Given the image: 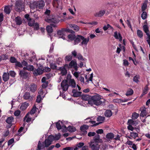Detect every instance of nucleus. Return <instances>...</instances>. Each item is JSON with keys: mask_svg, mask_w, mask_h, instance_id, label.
Masks as SVG:
<instances>
[{"mask_svg": "<svg viewBox=\"0 0 150 150\" xmlns=\"http://www.w3.org/2000/svg\"><path fill=\"white\" fill-rule=\"evenodd\" d=\"M4 12L7 14H9L11 12L10 8L9 6H6L4 8Z\"/></svg>", "mask_w": 150, "mask_h": 150, "instance_id": "473e14b6", "label": "nucleus"}, {"mask_svg": "<svg viewBox=\"0 0 150 150\" xmlns=\"http://www.w3.org/2000/svg\"><path fill=\"white\" fill-rule=\"evenodd\" d=\"M143 30L147 35L149 34V28L146 24L144 25L143 26Z\"/></svg>", "mask_w": 150, "mask_h": 150, "instance_id": "bb28decb", "label": "nucleus"}, {"mask_svg": "<svg viewBox=\"0 0 150 150\" xmlns=\"http://www.w3.org/2000/svg\"><path fill=\"white\" fill-rule=\"evenodd\" d=\"M63 28V30H64L65 32H65L70 33L72 34H74L75 33V32L73 30H70L68 28Z\"/></svg>", "mask_w": 150, "mask_h": 150, "instance_id": "e433bc0d", "label": "nucleus"}, {"mask_svg": "<svg viewBox=\"0 0 150 150\" xmlns=\"http://www.w3.org/2000/svg\"><path fill=\"white\" fill-rule=\"evenodd\" d=\"M36 107L35 105H34L32 109H31L29 112L30 114L31 115H33L34 114L36 111Z\"/></svg>", "mask_w": 150, "mask_h": 150, "instance_id": "37998d69", "label": "nucleus"}, {"mask_svg": "<svg viewBox=\"0 0 150 150\" xmlns=\"http://www.w3.org/2000/svg\"><path fill=\"white\" fill-rule=\"evenodd\" d=\"M105 10H100L99 12L96 13L94 16L96 17H100L103 16L105 13Z\"/></svg>", "mask_w": 150, "mask_h": 150, "instance_id": "6ab92c4d", "label": "nucleus"}, {"mask_svg": "<svg viewBox=\"0 0 150 150\" xmlns=\"http://www.w3.org/2000/svg\"><path fill=\"white\" fill-rule=\"evenodd\" d=\"M42 99L41 95H39L37 96L36 101L38 103H40Z\"/></svg>", "mask_w": 150, "mask_h": 150, "instance_id": "4d7b16f0", "label": "nucleus"}, {"mask_svg": "<svg viewBox=\"0 0 150 150\" xmlns=\"http://www.w3.org/2000/svg\"><path fill=\"white\" fill-rule=\"evenodd\" d=\"M100 140L101 141L102 139H100V136L98 134L95 135L93 139V141H94L93 142L97 143L99 142Z\"/></svg>", "mask_w": 150, "mask_h": 150, "instance_id": "412c9836", "label": "nucleus"}, {"mask_svg": "<svg viewBox=\"0 0 150 150\" xmlns=\"http://www.w3.org/2000/svg\"><path fill=\"white\" fill-rule=\"evenodd\" d=\"M130 136L134 139L138 137V135L137 133L135 132H130Z\"/></svg>", "mask_w": 150, "mask_h": 150, "instance_id": "c03bdc74", "label": "nucleus"}, {"mask_svg": "<svg viewBox=\"0 0 150 150\" xmlns=\"http://www.w3.org/2000/svg\"><path fill=\"white\" fill-rule=\"evenodd\" d=\"M101 100H104V99L101 98L100 95L98 94V95L93 96H92L91 100L89 101V104L91 105L94 104L97 106L100 105L103 103Z\"/></svg>", "mask_w": 150, "mask_h": 150, "instance_id": "7ed1b4c3", "label": "nucleus"}, {"mask_svg": "<svg viewBox=\"0 0 150 150\" xmlns=\"http://www.w3.org/2000/svg\"><path fill=\"white\" fill-rule=\"evenodd\" d=\"M10 62L12 63H15V66H22L21 63L18 61L14 57L11 56L10 58Z\"/></svg>", "mask_w": 150, "mask_h": 150, "instance_id": "9b49d317", "label": "nucleus"}, {"mask_svg": "<svg viewBox=\"0 0 150 150\" xmlns=\"http://www.w3.org/2000/svg\"><path fill=\"white\" fill-rule=\"evenodd\" d=\"M90 148L91 150H99L100 145L97 143L91 142L89 143Z\"/></svg>", "mask_w": 150, "mask_h": 150, "instance_id": "1a4fd4ad", "label": "nucleus"}, {"mask_svg": "<svg viewBox=\"0 0 150 150\" xmlns=\"http://www.w3.org/2000/svg\"><path fill=\"white\" fill-rule=\"evenodd\" d=\"M54 140V136L51 135L48 137L47 139H45V141L42 143L40 141H39L35 150H41L44 149L45 147H48L52 144Z\"/></svg>", "mask_w": 150, "mask_h": 150, "instance_id": "f257e3e1", "label": "nucleus"}, {"mask_svg": "<svg viewBox=\"0 0 150 150\" xmlns=\"http://www.w3.org/2000/svg\"><path fill=\"white\" fill-rule=\"evenodd\" d=\"M9 75L13 77H14L16 75V73L14 71H10L9 72Z\"/></svg>", "mask_w": 150, "mask_h": 150, "instance_id": "6e6d98bb", "label": "nucleus"}, {"mask_svg": "<svg viewBox=\"0 0 150 150\" xmlns=\"http://www.w3.org/2000/svg\"><path fill=\"white\" fill-rule=\"evenodd\" d=\"M76 128L73 126H69L68 127V131L71 132H73L76 130Z\"/></svg>", "mask_w": 150, "mask_h": 150, "instance_id": "7c9ffc66", "label": "nucleus"}, {"mask_svg": "<svg viewBox=\"0 0 150 150\" xmlns=\"http://www.w3.org/2000/svg\"><path fill=\"white\" fill-rule=\"evenodd\" d=\"M81 23H85V24H90V25H96L98 23L97 22L95 21H93L91 22H87L86 23H84L82 22Z\"/></svg>", "mask_w": 150, "mask_h": 150, "instance_id": "8fccbe9b", "label": "nucleus"}, {"mask_svg": "<svg viewBox=\"0 0 150 150\" xmlns=\"http://www.w3.org/2000/svg\"><path fill=\"white\" fill-rule=\"evenodd\" d=\"M37 86L35 84L33 83L28 87V91H30L32 93H34L37 90Z\"/></svg>", "mask_w": 150, "mask_h": 150, "instance_id": "f8f14e48", "label": "nucleus"}, {"mask_svg": "<svg viewBox=\"0 0 150 150\" xmlns=\"http://www.w3.org/2000/svg\"><path fill=\"white\" fill-rule=\"evenodd\" d=\"M50 11L47 9L45 13V14L47 15L46 17L45 18V21L48 23H59V21L55 16L50 15Z\"/></svg>", "mask_w": 150, "mask_h": 150, "instance_id": "f03ea898", "label": "nucleus"}, {"mask_svg": "<svg viewBox=\"0 0 150 150\" xmlns=\"http://www.w3.org/2000/svg\"><path fill=\"white\" fill-rule=\"evenodd\" d=\"M44 1L42 0L38 1L36 4L33 5V8L35 9V8L38 11H40L41 9H42L45 6Z\"/></svg>", "mask_w": 150, "mask_h": 150, "instance_id": "0eeeda50", "label": "nucleus"}, {"mask_svg": "<svg viewBox=\"0 0 150 150\" xmlns=\"http://www.w3.org/2000/svg\"><path fill=\"white\" fill-rule=\"evenodd\" d=\"M81 99L85 101H88V103L89 104V101L91 99L92 96L88 95L83 94L81 96Z\"/></svg>", "mask_w": 150, "mask_h": 150, "instance_id": "4468645a", "label": "nucleus"}, {"mask_svg": "<svg viewBox=\"0 0 150 150\" xmlns=\"http://www.w3.org/2000/svg\"><path fill=\"white\" fill-rule=\"evenodd\" d=\"M68 81L67 80H64L62 81L61 84V88L63 91H65L68 89L69 86L68 84Z\"/></svg>", "mask_w": 150, "mask_h": 150, "instance_id": "9d476101", "label": "nucleus"}, {"mask_svg": "<svg viewBox=\"0 0 150 150\" xmlns=\"http://www.w3.org/2000/svg\"><path fill=\"white\" fill-rule=\"evenodd\" d=\"M14 121V117L12 116H10L7 117L6 120V122L8 124H11Z\"/></svg>", "mask_w": 150, "mask_h": 150, "instance_id": "393cba45", "label": "nucleus"}, {"mask_svg": "<svg viewBox=\"0 0 150 150\" xmlns=\"http://www.w3.org/2000/svg\"><path fill=\"white\" fill-rule=\"evenodd\" d=\"M9 56L7 54H3L1 56V60H6L8 59Z\"/></svg>", "mask_w": 150, "mask_h": 150, "instance_id": "ea45409f", "label": "nucleus"}, {"mask_svg": "<svg viewBox=\"0 0 150 150\" xmlns=\"http://www.w3.org/2000/svg\"><path fill=\"white\" fill-rule=\"evenodd\" d=\"M57 35L59 36V37L62 38H63L65 34V33L62 28L60 30H59L57 33Z\"/></svg>", "mask_w": 150, "mask_h": 150, "instance_id": "f3484780", "label": "nucleus"}, {"mask_svg": "<svg viewBox=\"0 0 150 150\" xmlns=\"http://www.w3.org/2000/svg\"><path fill=\"white\" fill-rule=\"evenodd\" d=\"M148 90V87H147V86H145L143 90L142 93L145 95L147 93Z\"/></svg>", "mask_w": 150, "mask_h": 150, "instance_id": "13d9d810", "label": "nucleus"}, {"mask_svg": "<svg viewBox=\"0 0 150 150\" xmlns=\"http://www.w3.org/2000/svg\"><path fill=\"white\" fill-rule=\"evenodd\" d=\"M146 108L144 107L142 110L140 114V116L142 117H144L146 116L147 115L146 112Z\"/></svg>", "mask_w": 150, "mask_h": 150, "instance_id": "cd10ccee", "label": "nucleus"}, {"mask_svg": "<svg viewBox=\"0 0 150 150\" xmlns=\"http://www.w3.org/2000/svg\"><path fill=\"white\" fill-rule=\"evenodd\" d=\"M67 66H62L59 67L58 70L61 71V74L62 76L66 75L67 74V70L65 68V67Z\"/></svg>", "mask_w": 150, "mask_h": 150, "instance_id": "ddd939ff", "label": "nucleus"}, {"mask_svg": "<svg viewBox=\"0 0 150 150\" xmlns=\"http://www.w3.org/2000/svg\"><path fill=\"white\" fill-rule=\"evenodd\" d=\"M23 70H20L19 71V75L21 78L24 79H26L28 78L29 73L25 71L23 69Z\"/></svg>", "mask_w": 150, "mask_h": 150, "instance_id": "6e6552de", "label": "nucleus"}, {"mask_svg": "<svg viewBox=\"0 0 150 150\" xmlns=\"http://www.w3.org/2000/svg\"><path fill=\"white\" fill-rule=\"evenodd\" d=\"M133 120H132V119L129 120L128 121V122L130 125L136 126V125L138 124V123L136 121Z\"/></svg>", "mask_w": 150, "mask_h": 150, "instance_id": "c9c22d12", "label": "nucleus"}, {"mask_svg": "<svg viewBox=\"0 0 150 150\" xmlns=\"http://www.w3.org/2000/svg\"><path fill=\"white\" fill-rule=\"evenodd\" d=\"M30 94L28 92H26L23 96V98L25 100H28L30 98Z\"/></svg>", "mask_w": 150, "mask_h": 150, "instance_id": "2f4dec72", "label": "nucleus"}, {"mask_svg": "<svg viewBox=\"0 0 150 150\" xmlns=\"http://www.w3.org/2000/svg\"><path fill=\"white\" fill-rule=\"evenodd\" d=\"M66 62H70L72 59V56L71 55H67L65 57Z\"/></svg>", "mask_w": 150, "mask_h": 150, "instance_id": "a19ab883", "label": "nucleus"}, {"mask_svg": "<svg viewBox=\"0 0 150 150\" xmlns=\"http://www.w3.org/2000/svg\"><path fill=\"white\" fill-rule=\"evenodd\" d=\"M60 137L61 136L60 134L59 135L56 134L54 136V140H58L60 139Z\"/></svg>", "mask_w": 150, "mask_h": 150, "instance_id": "e2e57ef3", "label": "nucleus"}, {"mask_svg": "<svg viewBox=\"0 0 150 150\" xmlns=\"http://www.w3.org/2000/svg\"><path fill=\"white\" fill-rule=\"evenodd\" d=\"M14 142L13 138H12L9 140L8 142V145L9 146L12 144Z\"/></svg>", "mask_w": 150, "mask_h": 150, "instance_id": "680f3d73", "label": "nucleus"}, {"mask_svg": "<svg viewBox=\"0 0 150 150\" xmlns=\"http://www.w3.org/2000/svg\"><path fill=\"white\" fill-rule=\"evenodd\" d=\"M89 127L88 125H83L80 127L81 131H83L86 130L88 129Z\"/></svg>", "mask_w": 150, "mask_h": 150, "instance_id": "de8ad7c7", "label": "nucleus"}, {"mask_svg": "<svg viewBox=\"0 0 150 150\" xmlns=\"http://www.w3.org/2000/svg\"><path fill=\"white\" fill-rule=\"evenodd\" d=\"M46 30L48 33H51L53 31V28L50 25H47V26Z\"/></svg>", "mask_w": 150, "mask_h": 150, "instance_id": "4c0bfd02", "label": "nucleus"}, {"mask_svg": "<svg viewBox=\"0 0 150 150\" xmlns=\"http://www.w3.org/2000/svg\"><path fill=\"white\" fill-rule=\"evenodd\" d=\"M84 144V143L80 142L77 144L76 147H77L78 149V148H81L83 146Z\"/></svg>", "mask_w": 150, "mask_h": 150, "instance_id": "69168bd1", "label": "nucleus"}, {"mask_svg": "<svg viewBox=\"0 0 150 150\" xmlns=\"http://www.w3.org/2000/svg\"><path fill=\"white\" fill-rule=\"evenodd\" d=\"M35 21L34 20L32 21V20L29 21L28 22V25L30 27L33 26L35 24Z\"/></svg>", "mask_w": 150, "mask_h": 150, "instance_id": "09e8293b", "label": "nucleus"}, {"mask_svg": "<svg viewBox=\"0 0 150 150\" xmlns=\"http://www.w3.org/2000/svg\"><path fill=\"white\" fill-rule=\"evenodd\" d=\"M112 112L110 110H106L105 112L104 115L107 117H110L112 115Z\"/></svg>", "mask_w": 150, "mask_h": 150, "instance_id": "a878e982", "label": "nucleus"}, {"mask_svg": "<svg viewBox=\"0 0 150 150\" xmlns=\"http://www.w3.org/2000/svg\"><path fill=\"white\" fill-rule=\"evenodd\" d=\"M139 79V75H136L134 76L133 77V81L138 83L139 82V80H138Z\"/></svg>", "mask_w": 150, "mask_h": 150, "instance_id": "79ce46f5", "label": "nucleus"}, {"mask_svg": "<svg viewBox=\"0 0 150 150\" xmlns=\"http://www.w3.org/2000/svg\"><path fill=\"white\" fill-rule=\"evenodd\" d=\"M76 62L75 60H72L69 63V65L67 64H65L64 66H77Z\"/></svg>", "mask_w": 150, "mask_h": 150, "instance_id": "58836bf2", "label": "nucleus"}, {"mask_svg": "<svg viewBox=\"0 0 150 150\" xmlns=\"http://www.w3.org/2000/svg\"><path fill=\"white\" fill-rule=\"evenodd\" d=\"M69 26L71 28H72L76 32H77L79 31L80 29L79 27L76 25L71 24H69Z\"/></svg>", "mask_w": 150, "mask_h": 150, "instance_id": "b1692460", "label": "nucleus"}, {"mask_svg": "<svg viewBox=\"0 0 150 150\" xmlns=\"http://www.w3.org/2000/svg\"><path fill=\"white\" fill-rule=\"evenodd\" d=\"M21 112L20 110H16L15 111L14 113V114L15 116H18L20 115Z\"/></svg>", "mask_w": 150, "mask_h": 150, "instance_id": "052dcab7", "label": "nucleus"}, {"mask_svg": "<svg viewBox=\"0 0 150 150\" xmlns=\"http://www.w3.org/2000/svg\"><path fill=\"white\" fill-rule=\"evenodd\" d=\"M72 93H73V96L74 97H77L81 96L82 92L80 91H77V90L73 89Z\"/></svg>", "mask_w": 150, "mask_h": 150, "instance_id": "2eb2a0df", "label": "nucleus"}, {"mask_svg": "<svg viewBox=\"0 0 150 150\" xmlns=\"http://www.w3.org/2000/svg\"><path fill=\"white\" fill-rule=\"evenodd\" d=\"M15 8L17 11H22L24 9V3L22 0H17L15 5Z\"/></svg>", "mask_w": 150, "mask_h": 150, "instance_id": "423d86ee", "label": "nucleus"}, {"mask_svg": "<svg viewBox=\"0 0 150 150\" xmlns=\"http://www.w3.org/2000/svg\"><path fill=\"white\" fill-rule=\"evenodd\" d=\"M29 106L28 103L26 102L22 103L20 107V109L22 110H25L27 107Z\"/></svg>", "mask_w": 150, "mask_h": 150, "instance_id": "5701e85b", "label": "nucleus"}, {"mask_svg": "<svg viewBox=\"0 0 150 150\" xmlns=\"http://www.w3.org/2000/svg\"><path fill=\"white\" fill-rule=\"evenodd\" d=\"M137 34L138 36L141 38L143 37L142 32L140 30H137Z\"/></svg>", "mask_w": 150, "mask_h": 150, "instance_id": "603ef678", "label": "nucleus"}, {"mask_svg": "<svg viewBox=\"0 0 150 150\" xmlns=\"http://www.w3.org/2000/svg\"><path fill=\"white\" fill-rule=\"evenodd\" d=\"M9 78V74L8 73L4 72L2 76V79L4 82L8 80Z\"/></svg>", "mask_w": 150, "mask_h": 150, "instance_id": "a211bd4d", "label": "nucleus"}, {"mask_svg": "<svg viewBox=\"0 0 150 150\" xmlns=\"http://www.w3.org/2000/svg\"><path fill=\"white\" fill-rule=\"evenodd\" d=\"M71 53L72 55V56H73L74 57H76L78 54H77L76 51L75 50H74L72 51Z\"/></svg>", "mask_w": 150, "mask_h": 150, "instance_id": "774afa93", "label": "nucleus"}, {"mask_svg": "<svg viewBox=\"0 0 150 150\" xmlns=\"http://www.w3.org/2000/svg\"><path fill=\"white\" fill-rule=\"evenodd\" d=\"M56 128L58 130H59L62 128V126H61L60 123L59 122L56 123Z\"/></svg>", "mask_w": 150, "mask_h": 150, "instance_id": "864d4df0", "label": "nucleus"}, {"mask_svg": "<svg viewBox=\"0 0 150 150\" xmlns=\"http://www.w3.org/2000/svg\"><path fill=\"white\" fill-rule=\"evenodd\" d=\"M81 38V39L82 40V42L81 43V44L82 45H86L89 41V38L88 37L87 38H85L84 37L82 36H80Z\"/></svg>", "mask_w": 150, "mask_h": 150, "instance_id": "dca6fc26", "label": "nucleus"}, {"mask_svg": "<svg viewBox=\"0 0 150 150\" xmlns=\"http://www.w3.org/2000/svg\"><path fill=\"white\" fill-rule=\"evenodd\" d=\"M114 137V134L112 133H109L107 134L106 135V138L108 139H112Z\"/></svg>", "mask_w": 150, "mask_h": 150, "instance_id": "c756f323", "label": "nucleus"}, {"mask_svg": "<svg viewBox=\"0 0 150 150\" xmlns=\"http://www.w3.org/2000/svg\"><path fill=\"white\" fill-rule=\"evenodd\" d=\"M134 91L131 88H129L127 91L125 95L127 96H129L132 95L133 94Z\"/></svg>", "mask_w": 150, "mask_h": 150, "instance_id": "f704fd0d", "label": "nucleus"}, {"mask_svg": "<svg viewBox=\"0 0 150 150\" xmlns=\"http://www.w3.org/2000/svg\"><path fill=\"white\" fill-rule=\"evenodd\" d=\"M43 83L42 85V88H45L47 87L48 86V84L49 83L48 82H46Z\"/></svg>", "mask_w": 150, "mask_h": 150, "instance_id": "0e129e2a", "label": "nucleus"}, {"mask_svg": "<svg viewBox=\"0 0 150 150\" xmlns=\"http://www.w3.org/2000/svg\"><path fill=\"white\" fill-rule=\"evenodd\" d=\"M78 148L77 147H67L63 149L62 150H77Z\"/></svg>", "mask_w": 150, "mask_h": 150, "instance_id": "c85d7f7f", "label": "nucleus"}, {"mask_svg": "<svg viewBox=\"0 0 150 150\" xmlns=\"http://www.w3.org/2000/svg\"><path fill=\"white\" fill-rule=\"evenodd\" d=\"M80 36L81 35H78L76 36L75 34H69L68 35V37L69 39L71 40L74 41V44L76 45L79 43L81 40Z\"/></svg>", "mask_w": 150, "mask_h": 150, "instance_id": "39448f33", "label": "nucleus"}, {"mask_svg": "<svg viewBox=\"0 0 150 150\" xmlns=\"http://www.w3.org/2000/svg\"><path fill=\"white\" fill-rule=\"evenodd\" d=\"M62 59L61 58H59L56 61L55 63L56 65H62Z\"/></svg>", "mask_w": 150, "mask_h": 150, "instance_id": "a18cd8bd", "label": "nucleus"}, {"mask_svg": "<svg viewBox=\"0 0 150 150\" xmlns=\"http://www.w3.org/2000/svg\"><path fill=\"white\" fill-rule=\"evenodd\" d=\"M15 21L16 24L17 25H20L22 23L21 18L19 16H18L15 18Z\"/></svg>", "mask_w": 150, "mask_h": 150, "instance_id": "aec40b11", "label": "nucleus"}, {"mask_svg": "<svg viewBox=\"0 0 150 150\" xmlns=\"http://www.w3.org/2000/svg\"><path fill=\"white\" fill-rule=\"evenodd\" d=\"M147 16L146 12L145 11H143L141 15V17L142 19L143 20H144L146 19Z\"/></svg>", "mask_w": 150, "mask_h": 150, "instance_id": "3c124183", "label": "nucleus"}, {"mask_svg": "<svg viewBox=\"0 0 150 150\" xmlns=\"http://www.w3.org/2000/svg\"><path fill=\"white\" fill-rule=\"evenodd\" d=\"M129 61H132L135 65H136L137 64V63H138V61H135V62L134 59L132 57H129Z\"/></svg>", "mask_w": 150, "mask_h": 150, "instance_id": "338daca9", "label": "nucleus"}, {"mask_svg": "<svg viewBox=\"0 0 150 150\" xmlns=\"http://www.w3.org/2000/svg\"><path fill=\"white\" fill-rule=\"evenodd\" d=\"M34 29L35 30H38L39 28V24L38 23H35L34 25Z\"/></svg>", "mask_w": 150, "mask_h": 150, "instance_id": "bf43d9fd", "label": "nucleus"}, {"mask_svg": "<svg viewBox=\"0 0 150 150\" xmlns=\"http://www.w3.org/2000/svg\"><path fill=\"white\" fill-rule=\"evenodd\" d=\"M23 69L30 71H32L33 74L35 76L41 75L44 72V70L40 68L34 69V66H26L23 67Z\"/></svg>", "mask_w": 150, "mask_h": 150, "instance_id": "20e7f679", "label": "nucleus"}, {"mask_svg": "<svg viewBox=\"0 0 150 150\" xmlns=\"http://www.w3.org/2000/svg\"><path fill=\"white\" fill-rule=\"evenodd\" d=\"M69 86H71L72 88H74L76 87V83L74 79H70L69 82Z\"/></svg>", "mask_w": 150, "mask_h": 150, "instance_id": "4be33fe9", "label": "nucleus"}, {"mask_svg": "<svg viewBox=\"0 0 150 150\" xmlns=\"http://www.w3.org/2000/svg\"><path fill=\"white\" fill-rule=\"evenodd\" d=\"M139 116V114L135 112L133 113L132 115V120H135Z\"/></svg>", "mask_w": 150, "mask_h": 150, "instance_id": "49530a36", "label": "nucleus"}, {"mask_svg": "<svg viewBox=\"0 0 150 150\" xmlns=\"http://www.w3.org/2000/svg\"><path fill=\"white\" fill-rule=\"evenodd\" d=\"M76 58L78 59L83 61H85L86 60V59L85 58H83L82 55L79 53L78 54Z\"/></svg>", "mask_w": 150, "mask_h": 150, "instance_id": "72a5a7b5", "label": "nucleus"}, {"mask_svg": "<svg viewBox=\"0 0 150 150\" xmlns=\"http://www.w3.org/2000/svg\"><path fill=\"white\" fill-rule=\"evenodd\" d=\"M105 118L104 117L99 116L97 118V121L98 122L103 121L105 120Z\"/></svg>", "mask_w": 150, "mask_h": 150, "instance_id": "5fc2aeb1", "label": "nucleus"}]
</instances>
